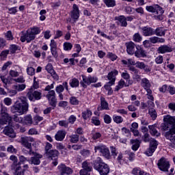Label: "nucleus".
<instances>
[{"label": "nucleus", "mask_w": 175, "mask_h": 175, "mask_svg": "<svg viewBox=\"0 0 175 175\" xmlns=\"http://www.w3.org/2000/svg\"><path fill=\"white\" fill-rule=\"evenodd\" d=\"M58 124L59 125V126H62L63 128L69 127V122L65 120H59L58 122Z\"/></svg>", "instance_id": "3c124183"}, {"label": "nucleus", "mask_w": 175, "mask_h": 175, "mask_svg": "<svg viewBox=\"0 0 175 175\" xmlns=\"http://www.w3.org/2000/svg\"><path fill=\"white\" fill-rule=\"evenodd\" d=\"M92 117V111L90 109H86V110L82 112V118L83 120H90Z\"/></svg>", "instance_id": "c85d7f7f"}, {"label": "nucleus", "mask_w": 175, "mask_h": 175, "mask_svg": "<svg viewBox=\"0 0 175 175\" xmlns=\"http://www.w3.org/2000/svg\"><path fill=\"white\" fill-rule=\"evenodd\" d=\"M148 128L150 129V132L152 136H156L157 137H159V136H161V133L157 131V129L155 128L154 126H148Z\"/></svg>", "instance_id": "473e14b6"}, {"label": "nucleus", "mask_w": 175, "mask_h": 175, "mask_svg": "<svg viewBox=\"0 0 175 175\" xmlns=\"http://www.w3.org/2000/svg\"><path fill=\"white\" fill-rule=\"evenodd\" d=\"M125 46L126 48L127 54H129V55H133V54H135L136 51V47H137V46H136L135 42L132 41L126 42Z\"/></svg>", "instance_id": "4468645a"}, {"label": "nucleus", "mask_w": 175, "mask_h": 175, "mask_svg": "<svg viewBox=\"0 0 175 175\" xmlns=\"http://www.w3.org/2000/svg\"><path fill=\"white\" fill-rule=\"evenodd\" d=\"M124 85H125V81L121 79L119 82L118 85L115 88V91H120L122 88H124Z\"/></svg>", "instance_id": "09e8293b"}, {"label": "nucleus", "mask_w": 175, "mask_h": 175, "mask_svg": "<svg viewBox=\"0 0 175 175\" xmlns=\"http://www.w3.org/2000/svg\"><path fill=\"white\" fill-rule=\"evenodd\" d=\"M29 31L33 34V36H36V35H39L40 33L41 30L40 27H33L29 29Z\"/></svg>", "instance_id": "e433bc0d"}, {"label": "nucleus", "mask_w": 175, "mask_h": 175, "mask_svg": "<svg viewBox=\"0 0 175 175\" xmlns=\"http://www.w3.org/2000/svg\"><path fill=\"white\" fill-rule=\"evenodd\" d=\"M110 150L111 152V156L113 157V158H116L118 154V152H117V149L114 146H110Z\"/></svg>", "instance_id": "680f3d73"}, {"label": "nucleus", "mask_w": 175, "mask_h": 175, "mask_svg": "<svg viewBox=\"0 0 175 175\" xmlns=\"http://www.w3.org/2000/svg\"><path fill=\"white\" fill-rule=\"evenodd\" d=\"M4 135L9 136V137H16V135L14 134V131L12 127L6 126L3 130Z\"/></svg>", "instance_id": "bb28decb"}, {"label": "nucleus", "mask_w": 175, "mask_h": 175, "mask_svg": "<svg viewBox=\"0 0 175 175\" xmlns=\"http://www.w3.org/2000/svg\"><path fill=\"white\" fill-rule=\"evenodd\" d=\"M112 118L113 122H116V124H122V122H124V118H122V116L113 115Z\"/></svg>", "instance_id": "4c0bfd02"}, {"label": "nucleus", "mask_w": 175, "mask_h": 175, "mask_svg": "<svg viewBox=\"0 0 175 175\" xmlns=\"http://www.w3.org/2000/svg\"><path fill=\"white\" fill-rule=\"evenodd\" d=\"M34 142L33 138L31 137H23L21 139V143L23 147L29 150V155H32L33 154V157H31L29 163L31 165H40V159L43 158V156L40 154L35 153L32 152V143Z\"/></svg>", "instance_id": "f03ea898"}, {"label": "nucleus", "mask_w": 175, "mask_h": 175, "mask_svg": "<svg viewBox=\"0 0 175 175\" xmlns=\"http://www.w3.org/2000/svg\"><path fill=\"white\" fill-rule=\"evenodd\" d=\"M142 30L144 36H152V35H155V30L148 26L142 27Z\"/></svg>", "instance_id": "f3484780"}, {"label": "nucleus", "mask_w": 175, "mask_h": 175, "mask_svg": "<svg viewBox=\"0 0 175 175\" xmlns=\"http://www.w3.org/2000/svg\"><path fill=\"white\" fill-rule=\"evenodd\" d=\"M157 147H158V142L154 139H151L150 142V147L146 150V151L145 152V154L148 157H152V154L155 152V150H157Z\"/></svg>", "instance_id": "9b49d317"}, {"label": "nucleus", "mask_w": 175, "mask_h": 175, "mask_svg": "<svg viewBox=\"0 0 175 175\" xmlns=\"http://www.w3.org/2000/svg\"><path fill=\"white\" fill-rule=\"evenodd\" d=\"M65 88H64V85H59L55 88V91L57 94H62V92L64 91Z\"/></svg>", "instance_id": "e2e57ef3"}, {"label": "nucleus", "mask_w": 175, "mask_h": 175, "mask_svg": "<svg viewBox=\"0 0 175 175\" xmlns=\"http://www.w3.org/2000/svg\"><path fill=\"white\" fill-rule=\"evenodd\" d=\"M107 58H109V59H111V61H116V59H117L118 57L111 52H108L107 54Z\"/></svg>", "instance_id": "8fccbe9b"}, {"label": "nucleus", "mask_w": 175, "mask_h": 175, "mask_svg": "<svg viewBox=\"0 0 175 175\" xmlns=\"http://www.w3.org/2000/svg\"><path fill=\"white\" fill-rule=\"evenodd\" d=\"M131 143L133 145L131 148L133 151H137L140 147V141L138 139H131Z\"/></svg>", "instance_id": "7c9ffc66"}, {"label": "nucleus", "mask_w": 175, "mask_h": 175, "mask_svg": "<svg viewBox=\"0 0 175 175\" xmlns=\"http://www.w3.org/2000/svg\"><path fill=\"white\" fill-rule=\"evenodd\" d=\"M107 8H114L117 5L116 0H103Z\"/></svg>", "instance_id": "f704fd0d"}, {"label": "nucleus", "mask_w": 175, "mask_h": 175, "mask_svg": "<svg viewBox=\"0 0 175 175\" xmlns=\"http://www.w3.org/2000/svg\"><path fill=\"white\" fill-rule=\"evenodd\" d=\"M70 143H77L80 137L77 134H72L69 136Z\"/></svg>", "instance_id": "ea45409f"}, {"label": "nucleus", "mask_w": 175, "mask_h": 175, "mask_svg": "<svg viewBox=\"0 0 175 175\" xmlns=\"http://www.w3.org/2000/svg\"><path fill=\"white\" fill-rule=\"evenodd\" d=\"M149 114L152 118V120H155V118H157V111L153 108L149 109Z\"/></svg>", "instance_id": "5fc2aeb1"}, {"label": "nucleus", "mask_w": 175, "mask_h": 175, "mask_svg": "<svg viewBox=\"0 0 175 175\" xmlns=\"http://www.w3.org/2000/svg\"><path fill=\"white\" fill-rule=\"evenodd\" d=\"M33 120L35 121L34 125H38L40 121H43V117L37 115L33 118Z\"/></svg>", "instance_id": "0e129e2a"}, {"label": "nucleus", "mask_w": 175, "mask_h": 175, "mask_svg": "<svg viewBox=\"0 0 175 175\" xmlns=\"http://www.w3.org/2000/svg\"><path fill=\"white\" fill-rule=\"evenodd\" d=\"M92 165H94V163L86 160L82 163V168L87 170V172H92Z\"/></svg>", "instance_id": "a878e982"}, {"label": "nucleus", "mask_w": 175, "mask_h": 175, "mask_svg": "<svg viewBox=\"0 0 175 175\" xmlns=\"http://www.w3.org/2000/svg\"><path fill=\"white\" fill-rule=\"evenodd\" d=\"M24 118L18 116L17 115H14L13 120L15 122H18V124H23Z\"/></svg>", "instance_id": "603ef678"}, {"label": "nucleus", "mask_w": 175, "mask_h": 175, "mask_svg": "<svg viewBox=\"0 0 175 175\" xmlns=\"http://www.w3.org/2000/svg\"><path fill=\"white\" fill-rule=\"evenodd\" d=\"M36 36H33V33H31L29 30L28 29L26 33L23 34V36H21L20 40L22 42V43H24V42H27V43H30L35 39Z\"/></svg>", "instance_id": "ddd939ff"}, {"label": "nucleus", "mask_w": 175, "mask_h": 175, "mask_svg": "<svg viewBox=\"0 0 175 175\" xmlns=\"http://www.w3.org/2000/svg\"><path fill=\"white\" fill-rule=\"evenodd\" d=\"M165 30L161 27H158L154 30V35H157V36H165Z\"/></svg>", "instance_id": "79ce46f5"}, {"label": "nucleus", "mask_w": 175, "mask_h": 175, "mask_svg": "<svg viewBox=\"0 0 175 175\" xmlns=\"http://www.w3.org/2000/svg\"><path fill=\"white\" fill-rule=\"evenodd\" d=\"M98 35H100L103 38H105V39H108V40H114L113 36H107L106 33H104L103 31H100V29H98L97 30Z\"/></svg>", "instance_id": "c9c22d12"}, {"label": "nucleus", "mask_w": 175, "mask_h": 175, "mask_svg": "<svg viewBox=\"0 0 175 175\" xmlns=\"http://www.w3.org/2000/svg\"><path fill=\"white\" fill-rule=\"evenodd\" d=\"M25 162L29 163V159H28L27 158H26L24 156H20L19 157V163H19V165H20V163L24 164V163H25Z\"/></svg>", "instance_id": "69168bd1"}, {"label": "nucleus", "mask_w": 175, "mask_h": 175, "mask_svg": "<svg viewBox=\"0 0 175 175\" xmlns=\"http://www.w3.org/2000/svg\"><path fill=\"white\" fill-rule=\"evenodd\" d=\"M53 88H54V83H52L51 85H48L45 88L44 91H49L48 94L46 95V98L48 99L49 102V105H51V106H53V107H55V105H57V98H55V91L50 90H53Z\"/></svg>", "instance_id": "423d86ee"}, {"label": "nucleus", "mask_w": 175, "mask_h": 175, "mask_svg": "<svg viewBox=\"0 0 175 175\" xmlns=\"http://www.w3.org/2000/svg\"><path fill=\"white\" fill-rule=\"evenodd\" d=\"M18 50V46L16 44H12L10 46V51L11 54H14Z\"/></svg>", "instance_id": "bf43d9fd"}, {"label": "nucleus", "mask_w": 175, "mask_h": 175, "mask_svg": "<svg viewBox=\"0 0 175 175\" xmlns=\"http://www.w3.org/2000/svg\"><path fill=\"white\" fill-rule=\"evenodd\" d=\"M70 17L74 20V23H76L80 17V10L79 5L77 4L72 5V10L70 11Z\"/></svg>", "instance_id": "f8f14e48"}, {"label": "nucleus", "mask_w": 175, "mask_h": 175, "mask_svg": "<svg viewBox=\"0 0 175 175\" xmlns=\"http://www.w3.org/2000/svg\"><path fill=\"white\" fill-rule=\"evenodd\" d=\"M10 159L13 161V163L11 165V170H14V169H16V166L20 165V163H18V159L15 155L10 156Z\"/></svg>", "instance_id": "c756f323"}, {"label": "nucleus", "mask_w": 175, "mask_h": 175, "mask_svg": "<svg viewBox=\"0 0 175 175\" xmlns=\"http://www.w3.org/2000/svg\"><path fill=\"white\" fill-rule=\"evenodd\" d=\"M51 53L55 58L58 57V52L57 51V42L54 40H51L50 43Z\"/></svg>", "instance_id": "6ab92c4d"}, {"label": "nucleus", "mask_w": 175, "mask_h": 175, "mask_svg": "<svg viewBox=\"0 0 175 175\" xmlns=\"http://www.w3.org/2000/svg\"><path fill=\"white\" fill-rule=\"evenodd\" d=\"M132 174L134 175H146V172L139 167H135L132 170Z\"/></svg>", "instance_id": "58836bf2"}, {"label": "nucleus", "mask_w": 175, "mask_h": 175, "mask_svg": "<svg viewBox=\"0 0 175 175\" xmlns=\"http://www.w3.org/2000/svg\"><path fill=\"white\" fill-rule=\"evenodd\" d=\"M27 96L29 100L31 102H35L36 100H40L42 99V91L36 90L33 88H30L27 92Z\"/></svg>", "instance_id": "6e6552de"}, {"label": "nucleus", "mask_w": 175, "mask_h": 175, "mask_svg": "<svg viewBox=\"0 0 175 175\" xmlns=\"http://www.w3.org/2000/svg\"><path fill=\"white\" fill-rule=\"evenodd\" d=\"M141 85L146 91L151 90V83H150V81L147 78H144L141 80Z\"/></svg>", "instance_id": "b1692460"}, {"label": "nucleus", "mask_w": 175, "mask_h": 175, "mask_svg": "<svg viewBox=\"0 0 175 175\" xmlns=\"http://www.w3.org/2000/svg\"><path fill=\"white\" fill-rule=\"evenodd\" d=\"M33 124V120L32 119V116L27 115L23 118V125H27L31 126Z\"/></svg>", "instance_id": "393cba45"}, {"label": "nucleus", "mask_w": 175, "mask_h": 175, "mask_svg": "<svg viewBox=\"0 0 175 175\" xmlns=\"http://www.w3.org/2000/svg\"><path fill=\"white\" fill-rule=\"evenodd\" d=\"M157 165L159 169L162 172H167L169 170V167H170V163L163 157L159 160Z\"/></svg>", "instance_id": "9d476101"}, {"label": "nucleus", "mask_w": 175, "mask_h": 175, "mask_svg": "<svg viewBox=\"0 0 175 175\" xmlns=\"http://www.w3.org/2000/svg\"><path fill=\"white\" fill-rule=\"evenodd\" d=\"M27 85H25V84H18V85H14L13 86V88L14 90H16L18 92H21V91H24Z\"/></svg>", "instance_id": "a19ab883"}, {"label": "nucleus", "mask_w": 175, "mask_h": 175, "mask_svg": "<svg viewBox=\"0 0 175 175\" xmlns=\"http://www.w3.org/2000/svg\"><path fill=\"white\" fill-rule=\"evenodd\" d=\"M146 10L149 13H154L157 15L154 16L155 20H158L159 21H162L163 18H165V16H163V13H165V10L163 8L161 7L158 4H154L152 5H146Z\"/></svg>", "instance_id": "39448f33"}, {"label": "nucleus", "mask_w": 175, "mask_h": 175, "mask_svg": "<svg viewBox=\"0 0 175 175\" xmlns=\"http://www.w3.org/2000/svg\"><path fill=\"white\" fill-rule=\"evenodd\" d=\"M104 122L105 124H111V117L109 115L104 116Z\"/></svg>", "instance_id": "774afa93"}, {"label": "nucleus", "mask_w": 175, "mask_h": 175, "mask_svg": "<svg viewBox=\"0 0 175 175\" xmlns=\"http://www.w3.org/2000/svg\"><path fill=\"white\" fill-rule=\"evenodd\" d=\"M14 170V175H24L25 174V169H23L20 165L16 166Z\"/></svg>", "instance_id": "2f4dec72"}, {"label": "nucleus", "mask_w": 175, "mask_h": 175, "mask_svg": "<svg viewBox=\"0 0 175 175\" xmlns=\"http://www.w3.org/2000/svg\"><path fill=\"white\" fill-rule=\"evenodd\" d=\"M95 152H99L101 157H104L106 159H111V153H110V149L104 144H100L94 146Z\"/></svg>", "instance_id": "0eeeda50"}, {"label": "nucleus", "mask_w": 175, "mask_h": 175, "mask_svg": "<svg viewBox=\"0 0 175 175\" xmlns=\"http://www.w3.org/2000/svg\"><path fill=\"white\" fill-rule=\"evenodd\" d=\"M65 136H66V131L59 130L55 135V139L57 142H62L65 139Z\"/></svg>", "instance_id": "4be33fe9"}, {"label": "nucleus", "mask_w": 175, "mask_h": 175, "mask_svg": "<svg viewBox=\"0 0 175 175\" xmlns=\"http://www.w3.org/2000/svg\"><path fill=\"white\" fill-rule=\"evenodd\" d=\"M118 75V70H113L107 75V79L109 80V84H116V76Z\"/></svg>", "instance_id": "a211bd4d"}, {"label": "nucleus", "mask_w": 175, "mask_h": 175, "mask_svg": "<svg viewBox=\"0 0 175 175\" xmlns=\"http://www.w3.org/2000/svg\"><path fill=\"white\" fill-rule=\"evenodd\" d=\"M100 107L98 108V110H109L110 109L109 108V103L107 101H106V99L105 97L101 96L100 97Z\"/></svg>", "instance_id": "5701e85b"}, {"label": "nucleus", "mask_w": 175, "mask_h": 175, "mask_svg": "<svg viewBox=\"0 0 175 175\" xmlns=\"http://www.w3.org/2000/svg\"><path fill=\"white\" fill-rule=\"evenodd\" d=\"M93 167L100 175H107L110 173V167L106 163L103 162L100 157H97L93 161Z\"/></svg>", "instance_id": "20e7f679"}, {"label": "nucleus", "mask_w": 175, "mask_h": 175, "mask_svg": "<svg viewBox=\"0 0 175 175\" xmlns=\"http://www.w3.org/2000/svg\"><path fill=\"white\" fill-rule=\"evenodd\" d=\"M26 72L29 76H34L36 73V70L32 66H28L26 69Z\"/></svg>", "instance_id": "a18cd8bd"}, {"label": "nucleus", "mask_w": 175, "mask_h": 175, "mask_svg": "<svg viewBox=\"0 0 175 175\" xmlns=\"http://www.w3.org/2000/svg\"><path fill=\"white\" fill-rule=\"evenodd\" d=\"M142 36L139 33H135L133 36V40L137 43L142 42Z\"/></svg>", "instance_id": "de8ad7c7"}, {"label": "nucleus", "mask_w": 175, "mask_h": 175, "mask_svg": "<svg viewBox=\"0 0 175 175\" xmlns=\"http://www.w3.org/2000/svg\"><path fill=\"white\" fill-rule=\"evenodd\" d=\"M91 122L96 126H99V125H100V120H99V118L96 116H93L92 118Z\"/></svg>", "instance_id": "49530a36"}, {"label": "nucleus", "mask_w": 175, "mask_h": 175, "mask_svg": "<svg viewBox=\"0 0 175 175\" xmlns=\"http://www.w3.org/2000/svg\"><path fill=\"white\" fill-rule=\"evenodd\" d=\"M117 161L118 163H120V165H122L124 162H125V159H124V155H122V153H120L117 157Z\"/></svg>", "instance_id": "052dcab7"}, {"label": "nucleus", "mask_w": 175, "mask_h": 175, "mask_svg": "<svg viewBox=\"0 0 175 175\" xmlns=\"http://www.w3.org/2000/svg\"><path fill=\"white\" fill-rule=\"evenodd\" d=\"M136 68H138L139 69H146L147 68V66L142 62H137L135 63Z\"/></svg>", "instance_id": "6e6d98bb"}, {"label": "nucleus", "mask_w": 175, "mask_h": 175, "mask_svg": "<svg viewBox=\"0 0 175 175\" xmlns=\"http://www.w3.org/2000/svg\"><path fill=\"white\" fill-rule=\"evenodd\" d=\"M80 84L83 88H87V86L90 85V76L82 75V81H81Z\"/></svg>", "instance_id": "cd10ccee"}, {"label": "nucleus", "mask_w": 175, "mask_h": 175, "mask_svg": "<svg viewBox=\"0 0 175 175\" xmlns=\"http://www.w3.org/2000/svg\"><path fill=\"white\" fill-rule=\"evenodd\" d=\"M0 114H1L3 117L5 118V120H7V121L9 122L12 120V116H10L9 113H8V107L5 106H1Z\"/></svg>", "instance_id": "412c9836"}, {"label": "nucleus", "mask_w": 175, "mask_h": 175, "mask_svg": "<svg viewBox=\"0 0 175 175\" xmlns=\"http://www.w3.org/2000/svg\"><path fill=\"white\" fill-rule=\"evenodd\" d=\"M76 120H77V118H76V116H75L74 115H71L68 118V124H75V122H76Z\"/></svg>", "instance_id": "338daca9"}, {"label": "nucleus", "mask_w": 175, "mask_h": 175, "mask_svg": "<svg viewBox=\"0 0 175 175\" xmlns=\"http://www.w3.org/2000/svg\"><path fill=\"white\" fill-rule=\"evenodd\" d=\"M46 70L51 75H54V69H53V65L48 64L45 67Z\"/></svg>", "instance_id": "4d7b16f0"}, {"label": "nucleus", "mask_w": 175, "mask_h": 175, "mask_svg": "<svg viewBox=\"0 0 175 175\" xmlns=\"http://www.w3.org/2000/svg\"><path fill=\"white\" fill-rule=\"evenodd\" d=\"M70 105H72L74 106H77L80 103V100L77 99V97L76 96H71L69 98Z\"/></svg>", "instance_id": "37998d69"}, {"label": "nucleus", "mask_w": 175, "mask_h": 175, "mask_svg": "<svg viewBox=\"0 0 175 175\" xmlns=\"http://www.w3.org/2000/svg\"><path fill=\"white\" fill-rule=\"evenodd\" d=\"M58 155H59V152L57 150H51L50 151L46 152V157L49 159H52L54 161L52 163L53 166H57L58 165Z\"/></svg>", "instance_id": "1a4fd4ad"}, {"label": "nucleus", "mask_w": 175, "mask_h": 175, "mask_svg": "<svg viewBox=\"0 0 175 175\" xmlns=\"http://www.w3.org/2000/svg\"><path fill=\"white\" fill-rule=\"evenodd\" d=\"M157 51L159 54H166V53H172V51H173V49L170 45L164 44L160 46L158 48Z\"/></svg>", "instance_id": "2eb2a0df"}, {"label": "nucleus", "mask_w": 175, "mask_h": 175, "mask_svg": "<svg viewBox=\"0 0 175 175\" xmlns=\"http://www.w3.org/2000/svg\"><path fill=\"white\" fill-rule=\"evenodd\" d=\"M115 20L118 23V25H120V27H126L128 26V22H126V17L124 15H120L119 16H116Z\"/></svg>", "instance_id": "dca6fc26"}, {"label": "nucleus", "mask_w": 175, "mask_h": 175, "mask_svg": "<svg viewBox=\"0 0 175 175\" xmlns=\"http://www.w3.org/2000/svg\"><path fill=\"white\" fill-rule=\"evenodd\" d=\"M28 107H29V105L27 102V98L21 97L10 107V111L13 114L17 113L19 116H23L27 114Z\"/></svg>", "instance_id": "7ed1b4c3"}, {"label": "nucleus", "mask_w": 175, "mask_h": 175, "mask_svg": "<svg viewBox=\"0 0 175 175\" xmlns=\"http://www.w3.org/2000/svg\"><path fill=\"white\" fill-rule=\"evenodd\" d=\"M5 37L7 40H13V39H14V38L13 37V34L12 33V31H8L5 33Z\"/></svg>", "instance_id": "13d9d810"}, {"label": "nucleus", "mask_w": 175, "mask_h": 175, "mask_svg": "<svg viewBox=\"0 0 175 175\" xmlns=\"http://www.w3.org/2000/svg\"><path fill=\"white\" fill-rule=\"evenodd\" d=\"M134 54L137 58H144V57H147V55H146V51H144L143 48L139 46L136 47V50Z\"/></svg>", "instance_id": "aec40b11"}, {"label": "nucleus", "mask_w": 175, "mask_h": 175, "mask_svg": "<svg viewBox=\"0 0 175 175\" xmlns=\"http://www.w3.org/2000/svg\"><path fill=\"white\" fill-rule=\"evenodd\" d=\"M164 123L161 124V129L163 131H169L165 133V138L170 140L171 143L169 144V147L174 148L175 147V116H170L169 115L163 117Z\"/></svg>", "instance_id": "f257e3e1"}, {"label": "nucleus", "mask_w": 175, "mask_h": 175, "mask_svg": "<svg viewBox=\"0 0 175 175\" xmlns=\"http://www.w3.org/2000/svg\"><path fill=\"white\" fill-rule=\"evenodd\" d=\"M69 84L72 88H76L80 85V81L77 78H72L70 80Z\"/></svg>", "instance_id": "72a5a7b5"}, {"label": "nucleus", "mask_w": 175, "mask_h": 175, "mask_svg": "<svg viewBox=\"0 0 175 175\" xmlns=\"http://www.w3.org/2000/svg\"><path fill=\"white\" fill-rule=\"evenodd\" d=\"M63 47L65 51H70V50H72L73 48V45L70 42H66L64 43Z\"/></svg>", "instance_id": "c03bdc74"}, {"label": "nucleus", "mask_w": 175, "mask_h": 175, "mask_svg": "<svg viewBox=\"0 0 175 175\" xmlns=\"http://www.w3.org/2000/svg\"><path fill=\"white\" fill-rule=\"evenodd\" d=\"M47 13V11L46 10H42L40 12V21H44L46 20V14Z\"/></svg>", "instance_id": "864d4df0"}]
</instances>
